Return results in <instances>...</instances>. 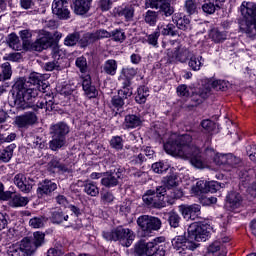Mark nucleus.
<instances>
[{
	"label": "nucleus",
	"instance_id": "obj_38",
	"mask_svg": "<svg viewBox=\"0 0 256 256\" xmlns=\"http://www.w3.org/2000/svg\"><path fill=\"white\" fill-rule=\"evenodd\" d=\"M84 192L90 197H97L99 195V188L93 182H86L84 184Z\"/></svg>",
	"mask_w": 256,
	"mask_h": 256
},
{
	"label": "nucleus",
	"instance_id": "obj_58",
	"mask_svg": "<svg viewBox=\"0 0 256 256\" xmlns=\"http://www.w3.org/2000/svg\"><path fill=\"white\" fill-rule=\"evenodd\" d=\"M110 145L113 149H123V138L121 136H114L110 140Z\"/></svg>",
	"mask_w": 256,
	"mask_h": 256
},
{
	"label": "nucleus",
	"instance_id": "obj_27",
	"mask_svg": "<svg viewBox=\"0 0 256 256\" xmlns=\"http://www.w3.org/2000/svg\"><path fill=\"white\" fill-rule=\"evenodd\" d=\"M15 144H10L5 149L0 150V161L2 163H9L13 159V151H15Z\"/></svg>",
	"mask_w": 256,
	"mask_h": 256
},
{
	"label": "nucleus",
	"instance_id": "obj_10",
	"mask_svg": "<svg viewBox=\"0 0 256 256\" xmlns=\"http://www.w3.org/2000/svg\"><path fill=\"white\" fill-rule=\"evenodd\" d=\"M49 47H53V34L42 30L40 32L39 38L28 45L26 49H31V51H38L41 52L44 49H49Z\"/></svg>",
	"mask_w": 256,
	"mask_h": 256
},
{
	"label": "nucleus",
	"instance_id": "obj_22",
	"mask_svg": "<svg viewBox=\"0 0 256 256\" xmlns=\"http://www.w3.org/2000/svg\"><path fill=\"white\" fill-rule=\"evenodd\" d=\"M189 57H191V51L185 47H179L174 51L173 57L170 59V63H173V61L186 63Z\"/></svg>",
	"mask_w": 256,
	"mask_h": 256
},
{
	"label": "nucleus",
	"instance_id": "obj_7",
	"mask_svg": "<svg viewBox=\"0 0 256 256\" xmlns=\"http://www.w3.org/2000/svg\"><path fill=\"white\" fill-rule=\"evenodd\" d=\"M165 195H167L165 186H158L156 187V190H148L142 196V200L150 209H163L164 207H167Z\"/></svg>",
	"mask_w": 256,
	"mask_h": 256
},
{
	"label": "nucleus",
	"instance_id": "obj_40",
	"mask_svg": "<svg viewBox=\"0 0 256 256\" xmlns=\"http://www.w3.org/2000/svg\"><path fill=\"white\" fill-rule=\"evenodd\" d=\"M193 195H201L202 193H207V182L200 180L191 189Z\"/></svg>",
	"mask_w": 256,
	"mask_h": 256
},
{
	"label": "nucleus",
	"instance_id": "obj_25",
	"mask_svg": "<svg viewBox=\"0 0 256 256\" xmlns=\"http://www.w3.org/2000/svg\"><path fill=\"white\" fill-rule=\"evenodd\" d=\"M141 117L133 114H129L125 116V121H124V127L125 129H135L137 127H141Z\"/></svg>",
	"mask_w": 256,
	"mask_h": 256
},
{
	"label": "nucleus",
	"instance_id": "obj_28",
	"mask_svg": "<svg viewBox=\"0 0 256 256\" xmlns=\"http://www.w3.org/2000/svg\"><path fill=\"white\" fill-rule=\"evenodd\" d=\"M221 7H223V4L221 2H218L216 0V3H213L211 2V0H209L202 5V11H204L206 15H213L216 11H219Z\"/></svg>",
	"mask_w": 256,
	"mask_h": 256
},
{
	"label": "nucleus",
	"instance_id": "obj_23",
	"mask_svg": "<svg viewBox=\"0 0 256 256\" xmlns=\"http://www.w3.org/2000/svg\"><path fill=\"white\" fill-rule=\"evenodd\" d=\"M91 0H72V9L76 15H85L89 11Z\"/></svg>",
	"mask_w": 256,
	"mask_h": 256
},
{
	"label": "nucleus",
	"instance_id": "obj_45",
	"mask_svg": "<svg viewBox=\"0 0 256 256\" xmlns=\"http://www.w3.org/2000/svg\"><path fill=\"white\" fill-rule=\"evenodd\" d=\"M33 185H35V180L26 177L23 180L22 187H20L19 189L20 191H22V193H31Z\"/></svg>",
	"mask_w": 256,
	"mask_h": 256
},
{
	"label": "nucleus",
	"instance_id": "obj_29",
	"mask_svg": "<svg viewBox=\"0 0 256 256\" xmlns=\"http://www.w3.org/2000/svg\"><path fill=\"white\" fill-rule=\"evenodd\" d=\"M81 40V32H73L68 34L64 39V45L66 47H75Z\"/></svg>",
	"mask_w": 256,
	"mask_h": 256
},
{
	"label": "nucleus",
	"instance_id": "obj_1",
	"mask_svg": "<svg viewBox=\"0 0 256 256\" xmlns=\"http://www.w3.org/2000/svg\"><path fill=\"white\" fill-rule=\"evenodd\" d=\"M188 238L176 236L172 239L174 249H177L182 255H187L199 247V243L207 241L210 233L207 226L192 223L188 227Z\"/></svg>",
	"mask_w": 256,
	"mask_h": 256
},
{
	"label": "nucleus",
	"instance_id": "obj_59",
	"mask_svg": "<svg viewBox=\"0 0 256 256\" xmlns=\"http://www.w3.org/2000/svg\"><path fill=\"white\" fill-rule=\"evenodd\" d=\"M167 169V166L163 164V162H156L152 164V170L154 171V173H165Z\"/></svg>",
	"mask_w": 256,
	"mask_h": 256
},
{
	"label": "nucleus",
	"instance_id": "obj_62",
	"mask_svg": "<svg viewBox=\"0 0 256 256\" xmlns=\"http://www.w3.org/2000/svg\"><path fill=\"white\" fill-rule=\"evenodd\" d=\"M25 174L23 173H18L14 176V185H16V187H18V189H21V187H23V181H25Z\"/></svg>",
	"mask_w": 256,
	"mask_h": 256
},
{
	"label": "nucleus",
	"instance_id": "obj_47",
	"mask_svg": "<svg viewBox=\"0 0 256 256\" xmlns=\"http://www.w3.org/2000/svg\"><path fill=\"white\" fill-rule=\"evenodd\" d=\"M159 9V12L165 15V17H171L175 13V8L167 1Z\"/></svg>",
	"mask_w": 256,
	"mask_h": 256
},
{
	"label": "nucleus",
	"instance_id": "obj_8",
	"mask_svg": "<svg viewBox=\"0 0 256 256\" xmlns=\"http://www.w3.org/2000/svg\"><path fill=\"white\" fill-rule=\"evenodd\" d=\"M241 13L246 17L245 24L240 25V29L249 37L256 36V4L246 3L241 5Z\"/></svg>",
	"mask_w": 256,
	"mask_h": 256
},
{
	"label": "nucleus",
	"instance_id": "obj_32",
	"mask_svg": "<svg viewBox=\"0 0 256 256\" xmlns=\"http://www.w3.org/2000/svg\"><path fill=\"white\" fill-rule=\"evenodd\" d=\"M103 71L106 75H111L112 77L117 73V61L114 59L107 60L103 65Z\"/></svg>",
	"mask_w": 256,
	"mask_h": 256
},
{
	"label": "nucleus",
	"instance_id": "obj_34",
	"mask_svg": "<svg viewBox=\"0 0 256 256\" xmlns=\"http://www.w3.org/2000/svg\"><path fill=\"white\" fill-rule=\"evenodd\" d=\"M157 19H159V12L148 10L144 15L145 23L151 26L157 24Z\"/></svg>",
	"mask_w": 256,
	"mask_h": 256
},
{
	"label": "nucleus",
	"instance_id": "obj_21",
	"mask_svg": "<svg viewBox=\"0 0 256 256\" xmlns=\"http://www.w3.org/2000/svg\"><path fill=\"white\" fill-rule=\"evenodd\" d=\"M243 203V197L238 192H230L226 197V205L230 209H239Z\"/></svg>",
	"mask_w": 256,
	"mask_h": 256
},
{
	"label": "nucleus",
	"instance_id": "obj_16",
	"mask_svg": "<svg viewBox=\"0 0 256 256\" xmlns=\"http://www.w3.org/2000/svg\"><path fill=\"white\" fill-rule=\"evenodd\" d=\"M7 255L9 256H33L27 247V244H25V241L22 240L19 243L12 244L8 250Z\"/></svg>",
	"mask_w": 256,
	"mask_h": 256
},
{
	"label": "nucleus",
	"instance_id": "obj_11",
	"mask_svg": "<svg viewBox=\"0 0 256 256\" xmlns=\"http://www.w3.org/2000/svg\"><path fill=\"white\" fill-rule=\"evenodd\" d=\"M22 240H24L30 254L35 255L37 248L42 247L45 244V233L36 231L33 233V237L31 239L24 238Z\"/></svg>",
	"mask_w": 256,
	"mask_h": 256
},
{
	"label": "nucleus",
	"instance_id": "obj_41",
	"mask_svg": "<svg viewBox=\"0 0 256 256\" xmlns=\"http://www.w3.org/2000/svg\"><path fill=\"white\" fill-rule=\"evenodd\" d=\"M120 17H125L126 21H131L135 15V7L126 6L119 12Z\"/></svg>",
	"mask_w": 256,
	"mask_h": 256
},
{
	"label": "nucleus",
	"instance_id": "obj_53",
	"mask_svg": "<svg viewBox=\"0 0 256 256\" xmlns=\"http://www.w3.org/2000/svg\"><path fill=\"white\" fill-rule=\"evenodd\" d=\"M20 37H21V39L23 41L24 47H27V46L31 45V40H30L31 37H32L31 31H29V30H22L20 32Z\"/></svg>",
	"mask_w": 256,
	"mask_h": 256
},
{
	"label": "nucleus",
	"instance_id": "obj_4",
	"mask_svg": "<svg viewBox=\"0 0 256 256\" xmlns=\"http://www.w3.org/2000/svg\"><path fill=\"white\" fill-rule=\"evenodd\" d=\"M69 131V125L65 122H58L51 125L49 149L51 151H59L60 149H63V147H67V135H69Z\"/></svg>",
	"mask_w": 256,
	"mask_h": 256
},
{
	"label": "nucleus",
	"instance_id": "obj_64",
	"mask_svg": "<svg viewBox=\"0 0 256 256\" xmlns=\"http://www.w3.org/2000/svg\"><path fill=\"white\" fill-rule=\"evenodd\" d=\"M95 32H96V36L98 37V41L100 39H109L111 37V32L105 29L96 30Z\"/></svg>",
	"mask_w": 256,
	"mask_h": 256
},
{
	"label": "nucleus",
	"instance_id": "obj_24",
	"mask_svg": "<svg viewBox=\"0 0 256 256\" xmlns=\"http://www.w3.org/2000/svg\"><path fill=\"white\" fill-rule=\"evenodd\" d=\"M172 21L176 23L178 29L182 31H191V20L187 17H180L179 14H174L172 16Z\"/></svg>",
	"mask_w": 256,
	"mask_h": 256
},
{
	"label": "nucleus",
	"instance_id": "obj_63",
	"mask_svg": "<svg viewBox=\"0 0 256 256\" xmlns=\"http://www.w3.org/2000/svg\"><path fill=\"white\" fill-rule=\"evenodd\" d=\"M101 200L103 203H113L115 196L111 192H103L101 193Z\"/></svg>",
	"mask_w": 256,
	"mask_h": 256
},
{
	"label": "nucleus",
	"instance_id": "obj_37",
	"mask_svg": "<svg viewBox=\"0 0 256 256\" xmlns=\"http://www.w3.org/2000/svg\"><path fill=\"white\" fill-rule=\"evenodd\" d=\"M168 222L170 227L177 229L181 223V216L177 212L171 211L168 213Z\"/></svg>",
	"mask_w": 256,
	"mask_h": 256
},
{
	"label": "nucleus",
	"instance_id": "obj_9",
	"mask_svg": "<svg viewBox=\"0 0 256 256\" xmlns=\"http://www.w3.org/2000/svg\"><path fill=\"white\" fill-rule=\"evenodd\" d=\"M136 223L144 235H151L154 231H159L163 225L159 217L150 215L138 217Z\"/></svg>",
	"mask_w": 256,
	"mask_h": 256
},
{
	"label": "nucleus",
	"instance_id": "obj_17",
	"mask_svg": "<svg viewBox=\"0 0 256 256\" xmlns=\"http://www.w3.org/2000/svg\"><path fill=\"white\" fill-rule=\"evenodd\" d=\"M186 159H190L191 165L196 169H205V167H207V162L205 161V158L201 156V149H199V147H194L190 157Z\"/></svg>",
	"mask_w": 256,
	"mask_h": 256
},
{
	"label": "nucleus",
	"instance_id": "obj_48",
	"mask_svg": "<svg viewBox=\"0 0 256 256\" xmlns=\"http://www.w3.org/2000/svg\"><path fill=\"white\" fill-rule=\"evenodd\" d=\"M2 77L3 81H7V79H11L13 75V70L11 69V64L9 62H5L2 64Z\"/></svg>",
	"mask_w": 256,
	"mask_h": 256
},
{
	"label": "nucleus",
	"instance_id": "obj_3",
	"mask_svg": "<svg viewBox=\"0 0 256 256\" xmlns=\"http://www.w3.org/2000/svg\"><path fill=\"white\" fill-rule=\"evenodd\" d=\"M191 143H193V136L191 134H182L178 135L176 138L171 137L164 144V151L168 153V155H172V157H180V159H188L191 157V152L194 147Z\"/></svg>",
	"mask_w": 256,
	"mask_h": 256
},
{
	"label": "nucleus",
	"instance_id": "obj_50",
	"mask_svg": "<svg viewBox=\"0 0 256 256\" xmlns=\"http://www.w3.org/2000/svg\"><path fill=\"white\" fill-rule=\"evenodd\" d=\"M76 67H78L81 73H87V58L85 56H80L76 59Z\"/></svg>",
	"mask_w": 256,
	"mask_h": 256
},
{
	"label": "nucleus",
	"instance_id": "obj_26",
	"mask_svg": "<svg viewBox=\"0 0 256 256\" xmlns=\"http://www.w3.org/2000/svg\"><path fill=\"white\" fill-rule=\"evenodd\" d=\"M44 77H47L45 74H39L37 72H32L29 76L28 81L25 78H22L27 83L28 89H35V85H38L41 83V80L44 79Z\"/></svg>",
	"mask_w": 256,
	"mask_h": 256
},
{
	"label": "nucleus",
	"instance_id": "obj_54",
	"mask_svg": "<svg viewBox=\"0 0 256 256\" xmlns=\"http://www.w3.org/2000/svg\"><path fill=\"white\" fill-rule=\"evenodd\" d=\"M212 89L215 91H226L227 82H225V80H215L212 82Z\"/></svg>",
	"mask_w": 256,
	"mask_h": 256
},
{
	"label": "nucleus",
	"instance_id": "obj_52",
	"mask_svg": "<svg viewBox=\"0 0 256 256\" xmlns=\"http://www.w3.org/2000/svg\"><path fill=\"white\" fill-rule=\"evenodd\" d=\"M222 188L223 186H221V183L217 181L206 182L207 193H217V191Z\"/></svg>",
	"mask_w": 256,
	"mask_h": 256
},
{
	"label": "nucleus",
	"instance_id": "obj_15",
	"mask_svg": "<svg viewBox=\"0 0 256 256\" xmlns=\"http://www.w3.org/2000/svg\"><path fill=\"white\" fill-rule=\"evenodd\" d=\"M214 162L216 165H228V167H241L243 164L241 158L233 154H216Z\"/></svg>",
	"mask_w": 256,
	"mask_h": 256
},
{
	"label": "nucleus",
	"instance_id": "obj_33",
	"mask_svg": "<svg viewBox=\"0 0 256 256\" xmlns=\"http://www.w3.org/2000/svg\"><path fill=\"white\" fill-rule=\"evenodd\" d=\"M7 43L14 51H21V44L19 43V36L12 33L8 36Z\"/></svg>",
	"mask_w": 256,
	"mask_h": 256
},
{
	"label": "nucleus",
	"instance_id": "obj_5",
	"mask_svg": "<svg viewBox=\"0 0 256 256\" xmlns=\"http://www.w3.org/2000/svg\"><path fill=\"white\" fill-rule=\"evenodd\" d=\"M165 237H158L153 242H145V240L139 241L135 245V253L138 256H165Z\"/></svg>",
	"mask_w": 256,
	"mask_h": 256
},
{
	"label": "nucleus",
	"instance_id": "obj_2",
	"mask_svg": "<svg viewBox=\"0 0 256 256\" xmlns=\"http://www.w3.org/2000/svg\"><path fill=\"white\" fill-rule=\"evenodd\" d=\"M14 91L16 92L14 98V104L16 109L25 111V109H33V111H39V109H45L46 100L33 104V99L37 97V88H28L25 79L20 78L14 84Z\"/></svg>",
	"mask_w": 256,
	"mask_h": 256
},
{
	"label": "nucleus",
	"instance_id": "obj_42",
	"mask_svg": "<svg viewBox=\"0 0 256 256\" xmlns=\"http://www.w3.org/2000/svg\"><path fill=\"white\" fill-rule=\"evenodd\" d=\"M45 71H62L63 66L59 60H51L44 64Z\"/></svg>",
	"mask_w": 256,
	"mask_h": 256
},
{
	"label": "nucleus",
	"instance_id": "obj_6",
	"mask_svg": "<svg viewBox=\"0 0 256 256\" xmlns=\"http://www.w3.org/2000/svg\"><path fill=\"white\" fill-rule=\"evenodd\" d=\"M103 237L106 241H119L122 247H131L135 241V232L129 228L118 226L111 232H104Z\"/></svg>",
	"mask_w": 256,
	"mask_h": 256
},
{
	"label": "nucleus",
	"instance_id": "obj_31",
	"mask_svg": "<svg viewBox=\"0 0 256 256\" xmlns=\"http://www.w3.org/2000/svg\"><path fill=\"white\" fill-rule=\"evenodd\" d=\"M68 220H69V215L65 214L61 210H56L51 213V221L56 225H61L63 221H68Z\"/></svg>",
	"mask_w": 256,
	"mask_h": 256
},
{
	"label": "nucleus",
	"instance_id": "obj_18",
	"mask_svg": "<svg viewBox=\"0 0 256 256\" xmlns=\"http://www.w3.org/2000/svg\"><path fill=\"white\" fill-rule=\"evenodd\" d=\"M119 179H121V173L119 172H106L101 179V184L108 189L111 187H117L119 185Z\"/></svg>",
	"mask_w": 256,
	"mask_h": 256
},
{
	"label": "nucleus",
	"instance_id": "obj_12",
	"mask_svg": "<svg viewBox=\"0 0 256 256\" xmlns=\"http://www.w3.org/2000/svg\"><path fill=\"white\" fill-rule=\"evenodd\" d=\"M179 211L186 221H197V219H201V206L199 204L182 205L179 207Z\"/></svg>",
	"mask_w": 256,
	"mask_h": 256
},
{
	"label": "nucleus",
	"instance_id": "obj_43",
	"mask_svg": "<svg viewBox=\"0 0 256 256\" xmlns=\"http://www.w3.org/2000/svg\"><path fill=\"white\" fill-rule=\"evenodd\" d=\"M147 97H149V90L145 87L138 88V94L135 97V100L140 105L147 101Z\"/></svg>",
	"mask_w": 256,
	"mask_h": 256
},
{
	"label": "nucleus",
	"instance_id": "obj_35",
	"mask_svg": "<svg viewBox=\"0 0 256 256\" xmlns=\"http://www.w3.org/2000/svg\"><path fill=\"white\" fill-rule=\"evenodd\" d=\"M203 57L202 56H190V60L188 65L192 71H199L201 69V65H203Z\"/></svg>",
	"mask_w": 256,
	"mask_h": 256
},
{
	"label": "nucleus",
	"instance_id": "obj_55",
	"mask_svg": "<svg viewBox=\"0 0 256 256\" xmlns=\"http://www.w3.org/2000/svg\"><path fill=\"white\" fill-rule=\"evenodd\" d=\"M111 104L115 109H122L123 105H125V100L121 96L116 95L112 97Z\"/></svg>",
	"mask_w": 256,
	"mask_h": 256
},
{
	"label": "nucleus",
	"instance_id": "obj_14",
	"mask_svg": "<svg viewBox=\"0 0 256 256\" xmlns=\"http://www.w3.org/2000/svg\"><path fill=\"white\" fill-rule=\"evenodd\" d=\"M38 118L35 112H25L24 114L15 118V125L18 129H29V127L37 123Z\"/></svg>",
	"mask_w": 256,
	"mask_h": 256
},
{
	"label": "nucleus",
	"instance_id": "obj_46",
	"mask_svg": "<svg viewBox=\"0 0 256 256\" xmlns=\"http://www.w3.org/2000/svg\"><path fill=\"white\" fill-rule=\"evenodd\" d=\"M184 9L188 15H195V13H197V3L195 0H186Z\"/></svg>",
	"mask_w": 256,
	"mask_h": 256
},
{
	"label": "nucleus",
	"instance_id": "obj_36",
	"mask_svg": "<svg viewBox=\"0 0 256 256\" xmlns=\"http://www.w3.org/2000/svg\"><path fill=\"white\" fill-rule=\"evenodd\" d=\"M29 203V198L22 197L21 195H14L10 202L12 207H25Z\"/></svg>",
	"mask_w": 256,
	"mask_h": 256
},
{
	"label": "nucleus",
	"instance_id": "obj_44",
	"mask_svg": "<svg viewBox=\"0 0 256 256\" xmlns=\"http://www.w3.org/2000/svg\"><path fill=\"white\" fill-rule=\"evenodd\" d=\"M162 35H170V37H177L179 35V30L175 24H168L162 29Z\"/></svg>",
	"mask_w": 256,
	"mask_h": 256
},
{
	"label": "nucleus",
	"instance_id": "obj_49",
	"mask_svg": "<svg viewBox=\"0 0 256 256\" xmlns=\"http://www.w3.org/2000/svg\"><path fill=\"white\" fill-rule=\"evenodd\" d=\"M210 37L215 43H221V41H225V34H223L217 28H214L210 31Z\"/></svg>",
	"mask_w": 256,
	"mask_h": 256
},
{
	"label": "nucleus",
	"instance_id": "obj_39",
	"mask_svg": "<svg viewBox=\"0 0 256 256\" xmlns=\"http://www.w3.org/2000/svg\"><path fill=\"white\" fill-rule=\"evenodd\" d=\"M45 223H47V220L43 216L34 217L29 221V225L33 229H41L45 227Z\"/></svg>",
	"mask_w": 256,
	"mask_h": 256
},
{
	"label": "nucleus",
	"instance_id": "obj_20",
	"mask_svg": "<svg viewBox=\"0 0 256 256\" xmlns=\"http://www.w3.org/2000/svg\"><path fill=\"white\" fill-rule=\"evenodd\" d=\"M82 87L83 91L85 92V95L89 99H95L99 92L97 91V88L91 84V76H85L83 81H82Z\"/></svg>",
	"mask_w": 256,
	"mask_h": 256
},
{
	"label": "nucleus",
	"instance_id": "obj_61",
	"mask_svg": "<svg viewBox=\"0 0 256 256\" xmlns=\"http://www.w3.org/2000/svg\"><path fill=\"white\" fill-rule=\"evenodd\" d=\"M13 195V192L11 191H6L4 192V186L3 183L0 182V199L2 201H9Z\"/></svg>",
	"mask_w": 256,
	"mask_h": 256
},
{
	"label": "nucleus",
	"instance_id": "obj_51",
	"mask_svg": "<svg viewBox=\"0 0 256 256\" xmlns=\"http://www.w3.org/2000/svg\"><path fill=\"white\" fill-rule=\"evenodd\" d=\"M110 33L113 41L123 43V41L126 39L125 32H123L121 29H116Z\"/></svg>",
	"mask_w": 256,
	"mask_h": 256
},
{
	"label": "nucleus",
	"instance_id": "obj_19",
	"mask_svg": "<svg viewBox=\"0 0 256 256\" xmlns=\"http://www.w3.org/2000/svg\"><path fill=\"white\" fill-rule=\"evenodd\" d=\"M57 189V184L51 180H44L39 184L37 188L38 197H43V195H51L53 191Z\"/></svg>",
	"mask_w": 256,
	"mask_h": 256
},
{
	"label": "nucleus",
	"instance_id": "obj_60",
	"mask_svg": "<svg viewBox=\"0 0 256 256\" xmlns=\"http://www.w3.org/2000/svg\"><path fill=\"white\" fill-rule=\"evenodd\" d=\"M160 35L161 34L159 32H154V33L148 35L147 43H149V45H153V47H157V41H159Z\"/></svg>",
	"mask_w": 256,
	"mask_h": 256
},
{
	"label": "nucleus",
	"instance_id": "obj_30",
	"mask_svg": "<svg viewBox=\"0 0 256 256\" xmlns=\"http://www.w3.org/2000/svg\"><path fill=\"white\" fill-rule=\"evenodd\" d=\"M178 177L177 174L172 173L162 179L163 187L165 189H173V187H177L179 185V182L177 181Z\"/></svg>",
	"mask_w": 256,
	"mask_h": 256
},
{
	"label": "nucleus",
	"instance_id": "obj_13",
	"mask_svg": "<svg viewBox=\"0 0 256 256\" xmlns=\"http://www.w3.org/2000/svg\"><path fill=\"white\" fill-rule=\"evenodd\" d=\"M52 12L58 19H69L71 17L69 2H67V0H54L52 4Z\"/></svg>",
	"mask_w": 256,
	"mask_h": 256
},
{
	"label": "nucleus",
	"instance_id": "obj_56",
	"mask_svg": "<svg viewBox=\"0 0 256 256\" xmlns=\"http://www.w3.org/2000/svg\"><path fill=\"white\" fill-rule=\"evenodd\" d=\"M202 128L205 129V131H208V133H211L212 131H215L217 125L215 124V122L207 119V120H203L201 122Z\"/></svg>",
	"mask_w": 256,
	"mask_h": 256
},
{
	"label": "nucleus",
	"instance_id": "obj_57",
	"mask_svg": "<svg viewBox=\"0 0 256 256\" xmlns=\"http://www.w3.org/2000/svg\"><path fill=\"white\" fill-rule=\"evenodd\" d=\"M133 95V88H121L118 90V96L121 97L124 101H127L129 97Z\"/></svg>",
	"mask_w": 256,
	"mask_h": 256
}]
</instances>
